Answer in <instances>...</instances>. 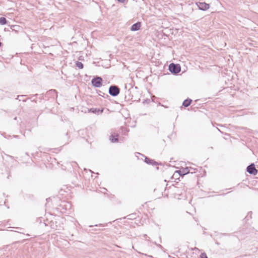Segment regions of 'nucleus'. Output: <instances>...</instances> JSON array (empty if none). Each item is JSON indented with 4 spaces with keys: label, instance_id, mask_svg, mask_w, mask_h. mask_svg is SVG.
I'll use <instances>...</instances> for the list:
<instances>
[{
    "label": "nucleus",
    "instance_id": "obj_1",
    "mask_svg": "<svg viewBox=\"0 0 258 258\" xmlns=\"http://www.w3.org/2000/svg\"><path fill=\"white\" fill-rule=\"evenodd\" d=\"M168 70L171 73L177 74L181 71V68L179 64L171 63L169 66Z\"/></svg>",
    "mask_w": 258,
    "mask_h": 258
},
{
    "label": "nucleus",
    "instance_id": "obj_2",
    "mask_svg": "<svg viewBox=\"0 0 258 258\" xmlns=\"http://www.w3.org/2000/svg\"><path fill=\"white\" fill-rule=\"evenodd\" d=\"M108 92L111 96L115 97L119 94L120 89L116 85H111L109 88Z\"/></svg>",
    "mask_w": 258,
    "mask_h": 258
},
{
    "label": "nucleus",
    "instance_id": "obj_3",
    "mask_svg": "<svg viewBox=\"0 0 258 258\" xmlns=\"http://www.w3.org/2000/svg\"><path fill=\"white\" fill-rule=\"evenodd\" d=\"M103 80L100 77L96 76L91 80V83L93 86L99 88L102 86Z\"/></svg>",
    "mask_w": 258,
    "mask_h": 258
},
{
    "label": "nucleus",
    "instance_id": "obj_4",
    "mask_svg": "<svg viewBox=\"0 0 258 258\" xmlns=\"http://www.w3.org/2000/svg\"><path fill=\"white\" fill-rule=\"evenodd\" d=\"M246 171L250 174L255 175L257 173V170L256 169L254 163H251L246 168Z\"/></svg>",
    "mask_w": 258,
    "mask_h": 258
},
{
    "label": "nucleus",
    "instance_id": "obj_5",
    "mask_svg": "<svg viewBox=\"0 0 258 258\" xmlns=\"http://www.w3.org/2000/svg\"><path fill=\"white\" fill-rule=\"evenodd\" d=\"M197 5L199 9L202 11H206L209 9V5L205 2L197 3Z\"/></svg>",
    "mask_w": 258,
    "mask_h": 258
},
{
    "label": "nucleus",
    "instance_id": "obj_6",
    "mask_svg": "<svg viewBox=\"0 0 258 258\" xmlns=\"http://www.w3.org/2000/svg\"><path fill=\"white\" fill-rule=\"evenodd\" d=\"M192 169L191 167H186L184 168H183L182 169H180L178 171V173L180 176H183L185 175L190 172V169Z\"/></svg>",
    "mask_w": 258,
    "mask_h": 258
},
{
    "label": "nucleus",
    "instance_id": "obj_7",
    "mask_svg": "<svg viewBox=\"0 0 258 258\" xmlns=\"http://www.w3.org/2000/svg\"><path fill=\"white\" fill-rule=\"evenodd\" d=\"M141 27V23L140 22H138L135 24H134L131 28V30L132 31H136L139 30Z\"/></svg>",
    "mask_w": 258,
    "mask_h": 258
},
{
    "label": "nucleus",
    "instance_id": "obj_8",
    "mask_svg": "<svg viewBox=\"0 0 258 258\" xmlns=\"http://www.w3.org/2000/svg\"><path fill=\"white\" fill-rule=\"evenodd\" d=\"M145 162L148 164H151L153 166H156L159 164L158 162L147 157H145Z\"/></svg>",
    "mask_w": 258,
    "mask_h": 258
},
{
    "label": "nucleus",
    "instance_id": "obj_9",
    "mask_svg": "<svg viewBox=\"0 0 258 258\" xmlns=\"http://www.w3.org/2000/svg\"><path fill=\"white\" fill-rule=\"evenodd\" d=\"M89 112H91L95 114H101L103 111V109H100L96 108H92L88 110Z\"/></svg>",
    "mask_w": 258,
    "mask_h": 258
},
{
    "label": "nucleus",
    "instance_id": "obj_10",
    "mask_svg": "<svg viewBox=\"0 0 258 258\" xmlns=\"http://www.w3.org/2000/svg\"><path fill=\"white\" fill-rule=\"evenodd\" d=\"M110 140L112 143H115L118 141V135L116 133L112 134L110 136Z\"/></svg>",
    "mask_w": 258,
    "mask_h": 258
},
{
    "label": "nucleus",
    "instance_id": "obj_11",
    "mask_svg": "<svg viewBox=\"0 0 258 258\" xmlns=\"http://www.w3.org/2000/svg\"><path fill=\"white\" fill-rule=\"evenodd\" d=\"M191 102H192L191 99H189V98L186 99L183 101V102L182 103V105L185 107H187L190 105Z\"/></svg>",
    "mask_w": 258,
    "mask_h": 258
},
{
    "label": "nucleus",
    "instance_id": "obj_12",
    "mask_svg": "<svg viewBox=\"0 0 258 258\" xmlns=\"http://www.w3.org/2000/svg\"><path fill=\"white\" fill-rule=\"evenodd\" d=\"M121 134L126 135V134L129 132V130L125 127L121 126L120 128Z\"/></svg>",
    "mask_w": 258,
    "mask_h": 258
},
{
    "label": "nucleus",
    "instance_id": "obj_13",
    "mask_svg": "<svg viewBox=\"0 0 258 258\" xmlns=\"http://www.w3.org/2000/svg\"><path fill=\"white\" fill-rule=\"evenodd\" d=\"M7 23V20L5 17L0 18V24L1 25H5Z\"/></svg>",
    "mask_w": 258,
    "mask_h": 258
},
{
    "label": "nucleus",
    "instance_id": "obj_14",
    "mask_svg": "<svg viewBox=\"0 0 258 258\" xmlns=\"http://www.w3.org/2000/svg\"><path fill=\"white\" fill-rule=\"evenodd\" d=\"M76 66L80 69H82L84 67L83 64L81 62L78 61L76 62Z\"/></svg>",
    "mask_w": 258,
    "mask_h": 258
},
{
    "label": "nucleus",
    "instance_id": "obj_15",
    "mask_svg": "<svg viewBox=\"0 0 258 258\" xmlns=\"http://www.w3.org/2000/svg\"><path fill=\"white\" fill-rule=\"evenodd\" d=\"M11 29L13 31H15L16 32H17L18 31L17 29H20V26L18 25H12L11 26Z\"/></svg>",
    "mask_w": 258,
    "mask_h": 258
},
{
    "label": "nucleus",
    "instance_id": "obj_16",
    "mask_svg": "<svg viewBox=\"0 0 258 258\" xmlns=\"http://www.w3.org/2000/svg\"><path fill=\"white\" fill-rule=\"evenodd\" d=\"M200 258H208L207 256V255L206 254V253H201V254L200 255Z\"/></svg>",
    "mask_w": 258,
    "mask_h": 258
},
{
    "label": "nucleus",
    "instance_id": "obj_17",
    "mask_svg": "<svg viewBox=\"0 0 258 258\" xmlns=\"http://www.w3.org/2000/svg\"><path fill=\"white\" fill-rule=\"evenodd\" d=\"M22 97H23V95L18 96V97H17V99H19V101H21V100H22L21 98H22Z\"/></svg>",
    "mask_w": 258,
    "mask_h": 258
},
{
    "label": "nucleus",
    "instance_id": "obj_18",
    "mask_svg": "<svg viewBox=\"0 0 258 258\" xmlns=\"http://www.w3.org/2000/svg\"><path fill=\"white\" fill-rule=\"evenodd\" d=\"M49 92L53 93L54 94L56 93V91L55 90H54V89H52V90H49Z\"/></svg>",
    "mask_w": 258,
    "mask_h": 258
},
{
    "label": "nucleus",
    "instance_id": "obj_19",
    "mask_svg": "<svg viewBox=\"0 0 258 258\" xmlns=\"http://www.w3.org/2000/svg\"><path fill=\"white\" fill-rule=\"evenodd\" d=\"M249 215V213L248 214V215H247V216L245 218V219L246 218H247L248 217H250V218H251V212H250V215Z\"/></svg>",
    "mask_w": 258,
    "mask_h": 258
},
{
    "label": "nucleus",
    "instance_id": "obj_20",
    "mask_svg": "<svg viewBox=\"0 0 258 258\" xmlns=\"http://www.w3.org/2000/svg\"><path fill=\"white\" fill-rule=\"evenodd\" d=\"M77 163L76 162H73L72 166L74 167V166H77Z\"/></svg>",
    "mask_w": 258,
    "mask_h": 258
},
{
    "label": "nucleus",
    "instance_id": "obj_21",
    "mask_svg": "<svg viewBox=\"0 0 258 258\" xmlns=\"http://www.w3.org/2000/svg\"><path fill=\"white\" fill-rule=\"evenodd\" d=\"M155 244L157 245V246L160 248H162V246L161 244H157L156 243H155Z\"/></svg>",
    "mask_w": 258,
    "mask_h": 258
},
{
    "label": "nucleus",
    "instance_id": "obj_22",
    "mask_svg": "<svg viewBox=\"0 0 258 258\" xmlns=\"http://www.w3.org/2000/svg\"><path fill=\"white\" fill-rule=\"evenodd\" d=\"M117 1H118V2H120V3H124V1H125V0H117Z\"/></svg>",
    "mask_w": 258,
    "mask_h": 258
},
{
    "label": "nucleus",
    "instance_id": "obj_23",
    "mask_svg": "<svg viewBox=\"0 0 258 258\" xmlns=\"http://www.w3.org/2000/svg\"><path fill=\"white\" fill-rule=\"evenodd\" d=\"M145 255L146 256H147V257H150V258H152V256H151V255H147V254H145Z\"/></svg>",
    "mask_w": 258,
    "mask_h": 258
},
{
    "label": "nucleus",
    "instance_id": "obj_24",
    "mask_svg": "<svg viewBox=\"0 0 258 258\" xmlns=\"http://www.w3.org/2000/svg\"><path fill=\"white\" fill-rule=\"evenodd\" d=\"M216 244H217V245H219L220 244V243L219 242H217V241L216 242Z\"/></svg>",
    "mask_w": 258,
    "mask_h": 258
}]
</instances>
